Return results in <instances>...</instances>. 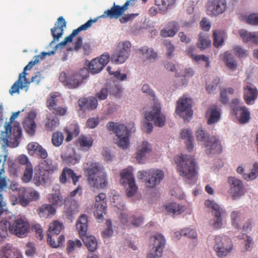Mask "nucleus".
<instances>
[{
    "label": "nucleus",
    "mask_w": 258,
    "mask_h": 258,
    "mask_svg": "<svg viewBox=\"0 0 258 258\" xmlns=\"http://www.w3.org/2000/svg\"><path fill=\"white\" fill-rule=\"evenodd\" d=\"M231 113L235 115L241 123H245L250 119V112L245 106H237L233 108Z\"/></svg>",
    "instance_id": "28"
},
{
    "label": "nucleus",
    "mask_w": 258,
    "mask_h": 258,
    "mask_svg": "<svg viewBox=\"0 0 258 258\" xmlns=\"http://www.w3.org/2000/svg\"><path fill=\"white\" fill-rule=\"evenodd\" d=\"M177 170L180 176L190 180H194L198 171L195 159L187 155L177 156L174 159Z\"/></svg>",
    "instance_id": "2"
},
{
    "label": "nucleus",
    "mask_w": 258,
    "mask_h": 258,
    "mask_svg": "<svg viewBox=\"0 0 258 258\" xmlns=\"http://www.w3.org/2000/svg\"><path fill=\"white\" fill-rule=\"evenodd\" d=\"M258 176V162H255L253 165V168L249 173H243L242 177L246 180H252Z\"/></svg>",
    "instance_id": "52"
},
{
    "label": "nucleus",
    "mask_w": 258,
    "mask_h": 258,
    "mask_svg": "<svg viewBox=\"0 0 258 258\" xmlns=\"http://www.w3.org/2000/svg\"><path fill=\"white\" fill-rule=\"evenodd\" d=\"M145 118L149 121H153L155 126L163 127L166 122L165 115L161 112V105L158 102H155L152 110L145 113Z\"/></svg>",
    "instance_id": "13"
},
{
    "label": "nucleus",
    "mask_w": 258,
    "mask_h": 258,
    "mask_svg": "<svg viewBox=\"0 0 258 258\" xmlns=\"http://www.w3.org/2000/svg\"><path fill=\"white\" fill-rule=\"evenodd\" d=\"M2 256V258H22L20 253L8 246L3 247Z\"/></svg>",
    "instance_id": "43"
},
{
    "label": "nucleus",
    "mask_w": 258,
    "mask_h": 258,
    "mask_svg": "<svg viewBox=\"0 0 258 258\" xmlns=\"http://www.w3.org/2000/svg\"><path fill=\"white\" fill-rule=\"evenodd\" d=\"M192 100L183 95L180 97L176 102L175 112L184 119H187L192 116L193 112L191 110Z\"/></svg>",
    "instance_id": "12"
},
{
    "label": "nucleus",
    "mask_w": 258,
    "mask_h": 258,
    "mask_svg": "<svg viewBox=\"0 0 258 258\" xmlns=\"http://www.w3.org/2000/svg\"><path fill=\"white\" fill-rule=\"evenodd\" d=\"M165 244V239L161 234H157L154 237L153 247L147 254V258H158L162 255Z\"/></svg>",
    "instance_id": "17"
},
{
    "label": "nucleus",
    "mask_w": 258,
    "mask_h": 258,
    "mask_svg": "<svg viewBox=\"0 0 258 258\" xmlns=\"http://www.w3.org/2000/svg\"><path fill=\"white\" fill-rule=\"evenodd\" d=\"M38 167L44 171L52 174L58 170V165L54 162L52 160L47 159L41 162L38 166Z\"/></svg>",
    "instance_id": "35"
},
{
    "label": "nucleus",
    "mask_w": 258,
    "mask_h": 258,
    "mask_svg": "<svg viewBox=\"0 0 258 258\" xmlns=\"http://www.w3.org/2000/svg\"><path fill=\"white\" fill-rule=\"evenodd\" d=\"M43 77L40 72H37L36 74L32 77L30 80H28L26 77H25V79H23L21 80V83L22 86H24V88H26V91H27L28 89V86L31 83H35L36 84H38L42 80Z\"/></svg>",
    "instance_id": "47"
},
{
    "label": "nucleus",
    "mask_w": 258,
    "mask_h": 258,
    "mask_svg": "<svg viewBox=\"0 0 258 258\" xmlns=\"http://www.w3.org/2000/svg\"><path fill=\"white\" fill-rule=\"evenodd\" d=\"M97 21V18L94 19H90L88 20L86 23L82 25L78 28L73 30L72 33L69 36L66 37L63 40L58 43L56 47H60L61 48L64 47L68 43L71 42L73 38L78 35L81 31H85L89 29L92 24Z\"/></svg>",
    "instance_id": "21"
},
{
    "label": "nucleus",
    "mask_w": 258,
    "mask_h": 258,
    "mask_svg": "<svg viewBox=\"0 0 258 258\" xmlns=\"http://www.w3.org/2000/svg\"><path fill=\"white\" fill-rule=\"evenodd\" d=\"M247 23L252 25H258V14H252L247 18Z\"/></svg>",
    "instance_id": "64"
},
{
    "label": "nucleus",
    "mask_w": 258,
    "mask_h": 258,
    "mask_svg": "<svg viewBox=\"0 0 258 258\" xmlns=\"http://www.w3.org/2000/svg\"><path fill=\"white\" fill-rule=\"evenodd\" d=\"M36 114L34 112H31L23 122V127L25 131L30 135H33L36 131V124L34 119Z\"/></svg>",
    "instance_id": "30"
},
{
    "label": "nucleus",
    "mask_w": 258,
    "mask_h": 258,
    "mask_svg": "<svg viewBox=\"0 0 258 258\" xmlns=\"http://www.w3.org/2000/svg\"><path fill=\"white\" fill-rule=\"evenodd\" d=\"M43 123L46 130L47 131H52L56 127L58 126L59 124V120L57 117L54 116L53 114L49 113L46 115V117L43 120Z\"/></svg>",
    "instance_id": "36"
},
{
    "label": "nucleus",
    "mask_w": 258,
    "mask_h": 258,
    "mask_svg": "<svg viewBox=\"0 0 258 258\" xmlns=\"http://www.w3.org/2000/svg\"><path fill=\"white\" fill-rule=\"evenodd\" d=\"M196 135L197 140L203 142L204 144L210 138L209 134L202 128H199L196 131Z\"/></svg>",
    "instance_id": "57"
},
{
    "label": "nucleus",
    "mask_w": 258,
    "mask_h": 258,
    "mask_svg": "<svg viewBox=\"0 0 258 258\" xmlns=\"http://www.w3.org/2000/svg\"><path fill=\"white\" fill-rule=\"evenodd\" d=\"M83 170L89 184L95 188H105L108 185L107 174L104 168L98 162H88L84 164Z\"/></svg>",
    "instance_id": "1"
},
{
    "label": "nucleus",
    "mask_w": 258,
    "mask_h": 258,
    "mask_svg": "<svg viewBox=\"0 0 258 258\" xmlns=\"http://www.w3.org/2000/svg\"><path fill=\"white\" fill-rule=\"evenodd\" d=\"M26 189L22 187L19 189V197H15L16 203H13V205L19 204L23 207H26L30 202L33 201H36L39 199L40 195L38 191L35 190H32L29 191L27 196V198H25Z\"/></svg>",
    "instance_id": "18"
},
{
    "label": "nucleus",
    "mask_w": 258,
    "mask_h": 258,
    "mask_svg": "<svg viewBox=\"0 0 258 258\" xmlns=\"http://www.w3.org/2000/svg\"><path fill=\"white\" fill-rule=\"evenodd\" d=\"M76 228L85 245L89 251H94L97 248V241L93 236H86L88 229V217L85 214H82L78 219Z\"/></svg>",
    "instance_id": "5"
},
{
    "label": "nucleus",
    "mask_w": 258,
    "mask_h": 258,
    "mask_svg": "<svg viewBox=\"0 0 258 258\" xmlns=\"http://www.w3.org/2000/svg\"><path fill=\"white\" fill-rule=\"evenodd\" d=\"M152 151L151 145L146 141H143L137 148L136 158L139 163H143L147 154Z\"/></svg>",
    "instance_id": "27"
},
{
    "label": "nucleus",
    "mask_w": 258,
    "mask_h": 258,
    "mask_svg": "<svg viewBox=\"0 0 258 258\" xmlns=\"http://www.w3.org/2000/svg\"><path fill=\"white\" fill-rule=\"evenodd\" d=\"M227 182L229 184L228 193L233 200H237L244 196L247 190L243 181L233 176L228 178Z\"/></svg>",
    "instance_id": "10"
},
{
    "label": "nucleus",
    "mask_w": 258,
    "mask_h": 258,
    "mask_svg": "<svg viewBox=\"0 0 258 258\" xmlns=\"http://www.w3.org/2000/svg\"><path fill=\"white\" fill-rule=\"evenodd\" d=\"M110 56L108 53L102 54L99 58H95L91 60L89 68L91 74L99 73L109 61Z\"/></svg>",
    "instance_id": "20"
},
{
    "label": "nucleus",
    "mask_w": 258,
    "mask_h": 258,
    "mask_svg": "<svg viewBox=\"0 0 258 258\" xmlns=\"http://www.w3.org/2000/svg\"><path fill=\"white\" fill-rule=\"evenodd\" d=\"M78 205L75 201L71 202V205L70 207L67 209L66 211V214L67 216L71 217L73 215L78 212Z\"/></svg>",
    "instance_id": "59"
},
{
    "label": "nucleus",
    "mask_w": 258,
    "mask_h": 258,
    "mask_svg": "<svg viewBox=\"0 0 258 258\" xmlns=\"http://www.w3.org/2000/svg\"><path fill=\"white\" fill-rule=\"evenodd\" d=\"M63 228V225L57 221H54L49 224V234L58 235Z\"/></svg>",
    "instance_id": "53"
},
{
    "label": "nucleus",
    "mask_w": 258,
    "mask_h": 258,
    "mask_svg": "<svg viewBox=\"0 0 258 258\" xmlns=\"http://www.w3.org/2000/svg\"><path fill=\"white\" fill-rule=\"evenodd\" d=\"M33 166L32 164H28L26 167L25 170L22 176V180L25 182H29L32 177L33 175Z\"/></svg>",
    "instance_id": "55"
},
{
    "label": "nucleus",
    "mask_w": 258,
    "mask_h": 258,
    "mask_svg": "<svg viewBox=\"0 0 258 258\" xmlns=\"http://www.w3.org/2000/svg\"><path fill=\"white\" fill-rule=\"evenodd\" d=\"M71 129H73V131H71L70 129L67 128L64 130V132L67 134L66 139V141L67 142L72 140L73 137H77L80 133L79 127L77 124L71 125Z\"/></svg>",
    "instance_id": "51"
},
{
    "label": "nucleus",
    "mask_w": 258,
    "mask_h": 258,
    "mask_svg": "<svg viewBox=\"0 0 258 258\" xmlns=\"http://www.w3.org/2000/svg\"><path fill=\"white\" fill-rule=\"evenodd\" d=\"M52 112L56 116H63L67 114L68 107L65 105L57 106Z\"/></svg>",
    "instance_id": "60"
},
{
    "label": "nucleus",
    "mask_w": 258,
    "mask_h": 258,
    "mask_svg": "<svg viewBox=\"0 0 258 258\" xmlns=\"http://www.w3.org/2000/svg\"><path fill=\"white\" fill-rule=\"evenodd\" d=\"M143 92L146 93L148 96L152 98L153 101L154 102H158L156 100V96L154 91L151 89L149 85L148 84H144L142 87Z\"/></svg>",
    "instance_id": "62"
},
{
    "label": "nucleus",
    "mask_w": 258,
    "mask_h": 258,
    "mask_svg": "<svg viewBox=\"0 0 258 258\" xmlns=\"http://www.w3.org/2000/svg\"><path fill=\"white\" fill-rule=\"evenodd\" d=\"M106 126L109 131L113 132L118 137V146L123 149H126L129 145L130 137V132L127 127L123 124L113 121L108 122Z\"/></svg>",
    "instance_id": "6"
},
{
    "label": "nucleus",
    "mask_w": 258,
    "mask_h": 258,
    "mask_svg": "<svg viewBox=\"0 0 258 258\" xmlns=\"http://www.w3.org/2000/svg\"><path fill=\"white\" fill-rule=\"evenodd\" d=\"M81 177V175H77L72 169L64 167L63 168L59 176V181L61 183L65 184L67 182H70L72 180L73 183L76 185Z\"/></svg>",
    "instance_id": "24"
},
{
    "label": "nucleus",
    "mask_w": 258,
    "mask_h": 258,
    "mask_svg": "<svg viewBox=\"0 0 258 258\" xmlns=\"http://www.w3.org/2000/svg\"><path fill=\"white\" fill-rule=\"evenodd\" d=\"M61 157L63 161L69 165H75L80 161V158L77 157L73 150L72 151V153L66 152L61 156Z\"/></svg>",
    "instance_id": "42"
},
{
    "label": "nucleus",
    "mask_w": 258,
    "mask_h": 258,
    "mask_svg": "<svg viewBox=\"0 0 258 258\" xmlns=\"http://www.w3.org/2000/svg\"><path fill=\"white\" fill-rule=\"evenodd\" d=\"M222 59L226 66L231 71H234L237 68V63L234 56L228 51L224 52L222 55Z\"/></svg>",
    "instance_id": "39"
},
{
    "label": "nucleus",
    "mask_w": 258,
    "mask_h": 258,
    "mask_svg": "<svg viewBox=\"0 0 258 258\" xmlns=\"http://www.w3.org/2000/svg\"><path fill=\"white\" fill-rule=\"evenodd\" d=\"M206 153L208 155L219 154L222 152V146L219 138L216 136H211L204 144Z\"/></svg>",
    "instance_id": "22"
},
{
    "label": "nucleus",
    "mask_w": 258,
    "mask_h": 258,
    "mask_svg": "<svg viewBox=\"0 0 258 258\" xmlns=\"http://www.w3.org/2000/svg\"><path fill=\"white\" fill-rule=\"evenodd\" d=\"M57 96L55 94H52L50 98L47 99L46 101V106L50 111H53L57 107L56 100Z\"/></svg>",
    "instance_id": "58"
},
{
    "label": "nucleus",
    "mask_w": 258,
    "mask_h": 258,
    "mask_svg": "<svg viewBox=\"0 0 258 258\" xmlns=\"http://www.w3.org/2000/svg\"><path fill=\"white\" fill-rule=\"evenodd\" d=\"M239 33L245 42H251L256 44H258V36L255 33L249 32L245 30H240Z\"/></svg>",
    "instance_id": "41"
},
{
    "label": "nucleus",
    "mask_w": 258,
    "mask_h": 258,
    "mask_svg": "<svg viewBox=\"0 0 258 258\" xmlns=\"http://www.w3.org/2000/svg\"><path fill=\"white\" fill-rule=\"evenodd\" d=\"M233 50L240 58L246 57L248 55L247 51L244 50L240 46H235L233 48Z\"/></svg>",
    "instance_id": "63"
},
{
    "label": "nucleus",
    "mask_w": 258,
    "mask_h": 258,
    "mask_svg": "<svg viewBox=\"0 0 258 258\" xmlns=\"http://www.w3.org/2000/svg\"><path fill=\"white\" fill-rule=\"evenodd\" d=\"M20 111L13 113L11 116L10 121L5 125L6 138L4 141L13 148L17 147L19 145V140L21 138L22 128L18 123H15L12 126V123L18 116Z\"/></svg>",
    "instance_id": "3"
},
{
    "label": "nucleus",
    "mask_w": 258,
    "mask_h": 258,
    "mask_svg": "<svg viewBox=\"0 0 258 258\" xmlns=\"http://www.w3.org/2000/svg\"><path fill=\"white\" fill-rule=\"evenodd\" d=\"M59 80L69 89H76L81 84L78 74H75L67 76L65 73L62 72L59 76Z\"/></svg>",
    "instance_id": "23"
},
{
    "label": "nucleus",
    "mask_w": 258,
    "mask_h": 258,
    "mask_svg": "<svg viewBox=\"0 0 258 258\" xmlns=\"http://www.w3.org/2000/svg\"><path fill=\"white\" fill-rule=\"evenodd\" d=\"M40 55L35 56L34 57L33 60H31L29 63L24 68L23 72L20 74L19 75L18 79L15 82V83L11 87L9 92L10 94L13 95L15 93H19V90L23 89L24 86H22L21 81L23 79H25V77L27 76V73L26 71L27 70H30L33 66L38 63L40 60Z\"/></svg>",
    "instance_id": "15"
},
{
    "label": "nucleus",
    "mask_w": 258,
    "mask_h": 258,
    "mask_svg": "<svg viewBox=\"0 0 258 258\" xmlns=\"http://www.w3.org/2000/svg\"><path fill=\"white\" fill-rule=\"evenodd\" d=\"M240 216V212L237 211H234L230 214L232 225L236 229H241L242 221Z\"/></svg>",
    "instance_id": "48"
},
{
    "label": "nucleus",
    "mask_w": 258,
    "mask_h": 258,
    "mask_svg": "<svg viewBox=\"0 0 258 258\" xmlns=\"http://www.w3.org/2000/svg\"><path fill=\"white\" fill-rule=\"evenodd\" d=\"M206 115L208 118V124H212L218 121L221 113L217 106H213L208 109Z\"/></svg>",
    "instance_id": "34"
},
{
    "label": "nucleus",
    "mask_w": 258,
    "mask_h": 258,
    "mask_svg": "<svg viewBox=\"0 0 258 258\" xmlns=\"http://www.w3.org/2000/svg\"><path fill=\"white\" fill-rule=\"evenodd\" d=\"M50 175V174L43 170H41L39 168L38 172L35 173L34 177V181L35 184L37 185H44L47 183L49 182L51 180Z\"/></svg>",
    "instance_id": "32"
},
{
    "label": "nucleus",
    "mask_w": 258,
    "mask_h": 258,
    "mask_svg": "<svg viewBox=\"0 0 258 258\" xmlns=\"http://www.w3.org/2000/svg\"><path fill=\"white\" fill-rule=\"evenodd\" d=\"M63 134L59 131L54 132L51 137V142L54 147H59L62 145L64 140Z\"/></svg>",
    "instance_id": "50"
},
{
    "label": "nucleus",
    "mask_w": 258,
    "mask_h": 258,
    "mask_svg": "<svg viewBox=\"0 0 258 258\" xmlns=\"http://www.w3.org/2000/svg\"><path fill=\"white\" fill-rule=\"evenodd\" d=\"M205 205L207 208L212 209L213 219L210 222L211 225L215 229H221L223 225L222 216L225 213V210L214 201L207 200Z\"/></svg>",
    "instance_id": "8"
},
{
    "label": "nucleus",
    "mask_w": 258,
    "mask_h": 258,
    "mask_svg": "<svg viewBox=\"0 0 258 258\" xmlns=\"http://www.w3.org/2000/svg\"><path fill=\"white\" fill-rule=\"evenodd\" d=\"M225 33L222 30H216L213 32V44L215 47L218 48L221 46L224 41Z\"/></svg>",
    "instance_id": "46"
},
{
    "label": "nucleus",
    "mask_w": 258,
    "mask_h": 258,
    "mask_svg": "<svg viewBox=\"0 0 258 258\" xmlns=\"http://www.w3.org/2000/svg\"><path fill=\"white\" fill-rule=\"evenodd\" d=\"M47 199L50 204L53 205L54 207H60L66 202L59 191H55L54 192L49 194Z\"/></svg>",
    "instance_id": "38"
},
{
    "label": "nucleus",
    "mask_w": 258,
    "mask_h": 258,
    "mask_svg": "<svg viewBox=\"0 0 258 258\" xmlns=\"http://www.w3.org/2000/svg\"><path fill=\"white\" fill-rule=\"evenodd\" d=\"M214 248L218 257H223L230 253L233 245L231 240L225 235H217L215 237Z\"/></svg>",
    "instance_id": "9"
},
{
    "label": "nucleus",
    "mask_w": 258,
    "mask_h": 258,
    "mask_svg": "<svg viewBox=\"0 0 258 258\" xmlns=\"http://www.w3.org/2000/svg\"><path fill=\"white\" fill-rule=\"evenodd\" d=\"M131 45L130 42H119L111 57V60L115 63L124 62L130 55Z\"/></svg>",
    "instance_id": "11"
},
{
    "label": "nucleus",
    "mask_w": 258,
    "mask_h": 258,
    "mask_svg": "<svg viewBox=\"0 0 258 258\" xmlns=\"http://www.w3.org/2000/svg\"><path fill=\"white\" fill-rule=\"evenodd\" d=\"M244 99L247 104H250L258 96V91L256 88L246 85L244 87Z\"/></svg>",
    "instance_id": "33"
},
{
    "label": "nucleus",
    "mask_w": 258,
    "mask_h": 258,
    "mask_svg": "<svg viewBox=\"0 0 258 258\" xmlns=\"http://www.w3.org/2000/svg\"><path fill=\"white\" fill-rule=\"evenodd\" d=\"M174 0H155V5L162 11L166 10L168 7L172 5Z\"/></svg>",
    "instance_id": "56"
},
{
    "label": "nucleus",
    "mask_w": 258,
    "mask_h": 258,
    "mask_svg": "<svg viewBox=\"0 0 258 258\" xmlns=\"http://www.w3.org/2000/svg\"><path fill=\"white\" fill-rule=\"evenodd\" d=\"M82 246L81 241L78 239L69 240L67 244L66 251L68 254H71Z\"/></svg>",
    "instance_id": "45"
},
{
    "label": "nucleus",
    "mask_w": 258,
    "mask_h": 258,
    "mask_svg": "<svg viewBox=\"0 0 258 258\" xmlns=\"http://www.w3.org/2000/svg\"><path fill=\"white\" fill-rule=\"evenodd\" d=\"M56 209L50 204H44L36 209L37 214L40 218H51L56 213Z\"/></svg>",
    "instance_id": "29"
},
{
    "label": "nucleus",
    "mask_w": 258,
    "mask_h": 258,
    "mask_svg": "<svg viewBox=\"0 0 258 258\" xmlns=\"http://www.w3.org/2000/svg\"><path fill=\"white\" fill-rule=\"evenodd\" d=\"M211 41L209 37L204 33H201L199 35L198 47L201 50H204L211 45Z\"/></svg>",
    "instance_id": "49"
},
{
    "label": "nucleus",
    "mask_w": 258,
    "mask_h": 258,
    "mask_svg": "<svg viewBox=\"0 0 258 258\" xmlns=\"http://www.w3.org/2000/svg\"><path fill=\"white\" fill-rule=\"evenodd\" d=\"M130 2L127 1L122 6L114 5L110 9L105 11L104 14L100 17L104 18L109 17L111 19L117 18L121 16L126 10Z\"/></svg>",
    "instance_id": "25"
},
{
    "label": "nucleus",
    "mask_w": 258,
    "mask_h": 258,
    "mask_svg": "<svg viewBox=\"0 0 258 258\" xmlns=\"http://www.w3.org/2000/svg\"><path fill=\"white\" fill-rule=\"evenodd\" d=\"M168 26L170 28V29L164 28L161 30L160 35L162 37H173L179 29V25L178 23L175 21H172L169 23Z\"/></svg>",
    "instance_id": "37"
},
{
    "label": "nucleus",
    "mask_w": 258,
    "mask_h": 258,
    "mask_svg": "<svg viewBox=\"0 0 258 258\" xmlns=\"http://www.w3.org/2000/svg\"><path fill=\"white\" fill-rule=\"evenodd\" d=\"M66 27V22L64 19L62 17H59L57 19V22L54 24V27L51 29L50 31L53 37V40L51 44L58 41L61 38L63 33V28Z\"/></svg>",
    "instance_id": "26"
},
{
    "label": "nucleus",
    "mask_w": 258,
    "mask_h": 258,
    "mask_svg": "<svg viewBox=\"0 0 258 258\" xmlns=\"http://www.w3.org/2000/svg\"><path fill=\"white\" fill-rule=\"evenodd\" d=\"M4 172V169L0 170V214H2L4 211V206L5 205L3 202V197L2 192L4 190L5 187L7 186L6 178L2 176V173Z\"/></svg>",
    "instance_id": "44"
},
{
    "label": "nucleus",
    "mask_w": 258,
    "mask_h": 258,
    "mask_svg": "<svg viewBox=\"0 0 258 258\" xmlns=\"http://www.w3.org/2000/svg\"><path fill=\"white\" fill-rule=\"evenodd\" d=\"M94 140L90 135H81L77 141L80 147L86 150H88L93 145Z\"/></svg>",
    "instance_id": "40"
},
{
    "label": "nucleus",
    "mask_w": 258,
    "mask_h": 258,
    "mask_svg": "<svg viewBox=\"0 0 258 258\" xmlns=\"http://www.w3.org/2000/svg\"><path fill=\"white\" fill-rule=\"evenodd\" d=\"M78 104L81 109L86 107L88 110H93L98 106V101L96 97L93 96L88 98H81L78 100Z\"/></svg>",
    "instance_id": "31"
},
{
    "label": "nucleus",
    "mask_w": 258,
    "mask_h": 258,
    "mask_svg": "<svg viewBox=\"0 0 258 258\" xmlns=\"http://www.w3.org/2000/svg\"><path fill=\"white\" fill-rule=\"evenodd\" d=\"M106 225L107 228L102 232V237L104 238H108L111 236L113 232L112 228L111 221L110 220H107L106 222Z\"/></svg>",
    "instance_id": "61"
},
{
    "label": "nucleus",
    "mask_w": 258,
    "mask_h": 258,
    "mask_svg": "<svg viewBox=\"0 0 258 258\" xmlns=\"http://www.w3.org/2000/svg\"><path fill=\"white\" fill-rule=\"evenodd\" d=\"M94 206L96 208L95 216L98 220H102L103 214L106 213L107 200L105 194L101 192L96 197Z\"/></svg>",
    "instance_id": "19"
},
{
    "label": "nucleus",
    "mask_w": 258,
    "mask_h": 258,
    "mask_svg": "<svg viewBox=\"0 0 258 258\" xmlns=\"http://www.w3.org/2000/svg\"><path fill=\"white\" fill-rule=\"evenodd\" d=\"M1 227L3 230L9 229L10 233L21 238L25 237L30 229L29 222L22 218L16 219L11 223L3 219L1 222Z\"/></svg>",
    "instance_id": "4"
},
{
    "label": "nucleus",
    "mask_w": 258,
    "mask_h": 258,
    "mask_svg": "<svg viewBox=\"0 0 258 258\" xmlns=\"http://www.w3.org/2000/svg\"><path fill=\"white\" fill-rule=\"evenodd\" d=\"M164 172L159 169H151L149 171H140L137 176L139 179L146 180V185L150 188H154L159 184L164 178Z\"/></svg>",
    "instance_id": "7"
},
{
    "label": "nucleus",
    "mask_w": 258,
    "mask_h": 258,
    "mask_svg": "<svg viewBox=\"0 0 258 258\" xmlns=\"http://www.w3.org/2000/svg\"><path fill=\"white\" fill-rule=\"evenodd\" d=\"M227 8L226 0H210L207 4V13L211 16H217L223 13Z\"/></svg>",
    "instance_id": "16"
},
{
    "label": "nucleus",
    "mask_w": 258,
    "mask_h": 258,
    "mask_svg": "<svg viewBox=\"0 0 258 258\" xmlns=\"http://www.w3.org/2000/svg\"><path fill=\"white\" fill-rule=\"evenodd\" d=\"M166 209L168 212L175 215H179L182 212L181 207L175 203H169L166 206Z\"/></svg>",
    "instance_id": "54"
},
{
    "label": "nucleus",
    "mask_w": 258,
    "mask_h": 258,
    "mask_svg": "<svg viewBox=\"0 0 258 258\" xmlns=\"http://www.w3.org/2000/svg\"><path fill=\"white\" fill-rule=\"evenodd\" d=\"M120 182L122 185L127 183L128 187L126 189V195L127 197L133 196L137 190V186L135 182V178L131 170L124 169L120 172Z\"/></svg>",
    "instance_id": "14"
}]
</instances>
